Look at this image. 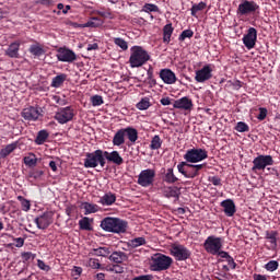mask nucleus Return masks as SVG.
I'll return each mask as SVG.
<instances>
[{"instance_id":"f257e3e1","label":"nucleus","mask_w":280,"mask_h":280,"mask_svg":"<svg viewBox=\"0 0 280 280\" xmlns=\"http://www.w3.org/2000/svg\"><path fill=\"white\" fill-rule=\"evenodd\" d=\"M101 229L106 233L121 235L128 231V221L115 217H106L101 221Z\"/></svg>"},{"instance_id":"f03ea898","label":"nucleus","mask_w":280,"mask_h":280,"mask_svg":"<svg viewBox=\"0 0 280 280\" xmlns=\"http://www.w3.org/2000/svg\"><path fill=\"white\" fill-rule=\"evenodd\" d=\"M148 60H150V54H148L143 47L132 46L130 48L129 65L131 69L143 67Z\"/></svg>"},{"instance_id":"7ed1b4c3","label":"nucleus","mask_w":280,"mask_h":280,"mask_svg":"<svg viewBox=\"0 0 280 280\" xmlns=\"http://www.w3.org/2000/svg\"><path fill=\"white\" fill-rule=\"evenodd\" d=\"M205 167H207V163L192 164L189 162H180L177 165V171L179 174H183L185 178H197V176H200V171L205 170Z\"/></svg>"},{"instance_id":"20e7f679","label":"nucleus","mask_w":280,"mask_h":280,"mask_svg":"<svg viewBox=\"0 0 280 280\" xmlns=\"http://www.w3.org/2000/svg\"><path fill=\"white\" fill-rule=\"evenodd\" d=\"M172 264H174L172 257L164 254H155L151 258V270L153 272H163V270H170Z\"/></svg>"},{"instance_id":"39448f33","label":"nucleus","mask_w":280,"mask_h":280,"mask_svg":"<svg viewBox=\"0 0 280 280\" xmlns=\"http://www.w3.org/2000/svg\"><path fill=\"white\" fill-rule=\"evenodd\" d=\"M100 165L101 167L106 166V155L104 151L98 149L92 153H86L84 159V167L95 168Z\"/></svg>"},{"instance_id":"423d86ee","label":"nucleus","mask_w":280,"mask_h":280,"mask_svg":"<svg viewBox=\"0 0 280 280\" xmlns=\"http://www.w3.org/2000/svg\"><path fill=\"white\" fill-rule=\"evenodd\" d=\"M207 159H209V152L200 148L189 149L184 154V161L186 163H200Z\"/></svg>"},{"instance_id":"0eeeda50","label":"nucleus","mask_w":280,"mask_h":280,"mask_svg":"<svg viewBox=\"0 0 280 280\" xmlns=\"http://www.w3.org/2000/svg\"><path fill=\"white\" fill-rule=\"evenodd\" d=\"M224 240L215 235H210L203 242V248L209 255H218L222 250Z\"/></svg>"},{"instance_id":"6e6552de","label":"nucleus","mask_w":280,"mask_h":280,"mask_svg":"<svg viewBox=\"0 0 280 280\" xmlns=\"http://www.w3.org/2000/svg\"><path fill=\"white\" fill-rule=\"evenodd\" d=\"M170 253L176 261H187V259L191 258V250L183 244H172Z\"/></svg>"},{"instance_id":"1a4fd4ad","label":"nucleus","mask_w":280,"mask_h":280,"mask_svg":"<svg viewBox=\"0 0 280 280\" xmlns=\"http://www.w3.org/2000/svg\"><path fill=\"white\" fill-rule=\"evenodd\" d=\"M73 117H75V110L71 106L60 107L55 114L56 121L61 125L73 121Z\"/></svg>"},{"instance_id":"9d476101","label":"nucleus","mask_w":280,"mask_h":280,"mask_svg":"<svg viewBox=\"0 0 280 280\" xmlns=\"http://www.w3.org/2000/svg\"><path fill=\"white\" fill-rule=\"evenodd\" d=\"M154 178H156V171L147 168L140 172L137 183L140 187H151V185H154Z\"/></svg>"},{"instance_id":"9b49d317","label":"nucleus","mask_w":280,"mask_h":280,"mask_svg":"<svg viewBox=\"0 0 280 280\" xmlns=\"http://www.w3.org/2000/svg\"><path fill=\"white\" fill-rule=\"evenodd\" d=\"M259 11V4L255 1L242 0L238 4L236 13L238 16H248V14H255V12Z\"/></svg>"},{"instance_id":"f8f14e48","label":"nucleus","mask_w":280,"mask_h":280,"mask_svg":"<svg viewBox=\"0 0 280 280\" xmlns=\"http://www.w3.org/2000/svg\"><path fill=\"white\" fill-rule=\"evenodd\" d=\"M252 172H261L270 165H275V160L272 155H258L253 160Z\"/></svg>"},{"instance_id":"ddd939ff","label":"nucleus","mask_w":280,"mask_h":280,"mask_svg":"<svg viewBox=\"0 0 280 280\" xmlns=\"http://www.w3.org/2000/svg\"><path fill=\"white\" fill-rule=\"evenodd\" d=\"M21 117H23L25 121H38V118L43 117V108L38 106L25 107L21 113Z\"/></svg>"},{"instance_id":"4468645a","label":"nucleus","mask_w":280,"mask_h":280,"mask_svg":"<svg viewBox=\"0 0 280 280\" xmlns=\"http://www.w3.org/2000/svg\"><path fill=\"white\" fill-rule=\"evenodd\" d=\"M57 60H59V62H68L71 65L78 60V55H75V51L72 49L60 47L57 49Z\"/></svg>"},{"instance_id":"2eb2a0df","label":"nucleus","mask_w":280,"mask_h":280,"mask_svg":"<svg viewBox=\"0 0 280 280\" xmlns=\"http://www.w3.org/2000/svg\"><path fill=\"white\" fill-rule=\"evenodd\" d=\"M211 78H213V68H211V65H206L196 71L195 80L200 84H205V82H208Z\"/></svg>"},{"instance_id":"dca6fc26","label":"nucleus","mask_w":280,"mask_h":280,"mask_svg":"<svg viewBox=\"0 0 280 280\" xmlns=\"http://www.w3.org/2000/svg\"><path fill=\"white\" fill-rule=\"evenodd\" d=\"M243 44L246 49H255V45H257V28L249 27L247 33L243 36Z\"/></svg>"},{"instance_id":"f3484780","label":"nucleus","mask_w":280,"mask_h":280,"mask_svg":"<svg viewBox=\"0 0 280 280\" xmlns=\"http://www.w3.org/2000/svg\"><path fill=\"white\" fill-rule=\"evenodd\" d=\"M34 222L37 229L45 231V229H49V225L54 222V213L44 212L42 215L37 217Z\"/></svg>"},{"instance_id":"a211bd4d","label":"nucleus","mask_w":280,"mask_h":280,"mask_svg":"<svg viewBox=\"0 0 280 280\" xmlns=\"http://www.w3.org/2000/svg\"><path fill=\"white\" fill-rule=\"evenodd\" d=\"M173 108H177L179 110H191V108H194V101L188 96H184L174 101Z\"/></svg>"},{"instance_id":"6ab92c4d","label":"nucleus","mask_w":280,"mask_h":280,"mask_svg":"<svg viewBox=\"0 0 280 280\" xmlns=\"http://www.w3.org/2000/svg\"><path fill=\"white\" fill-rule=\"evenodd\" d=\"M221 207L223 209V213L228 218H233L237 212V208L235 207V201L233 199H225L221 202Z\"/></svg>"},{"instance_id":"aec40b11","label":"nucleus","mask_w":280,"mask_h":280,"mask_svg":"<svg viewBox=\"0 0 280 280\" xmlns=\"http://www.w3.org/2000/svg\"><path fill=\"white\" fill-rule=\"evenodd\" d=\"M161 191L164 198H176V200L180 198V188L178 186H163Z\"/></svg>"},{"instance_id":"412c9836","label":"nucleus","mask_w":280,"mask_h":280,"mask_svg":"<svg viewBox=\"0 0 280 280\" xmlns=\"http://www.w3.org/2000/svg\"><path fill=\"white\" fill-rule=\"evenodd\" d=\"M160 78L164 84H176V73L167 68L160 71Z\"/></svg>"},{"instance_id":"4be33fe9","label":"nucleus","mask_w":280,"mask_h":280,"mask_svg":"<svg viewBox=\"0 0 280 280\" xmlns=\"http://www.w3.org/2000/svg\"><path fill=\"white\" fill-rule=\"evenodd\" d=\"M104 155L108 163H114V165H124V158H121L119 151H104Z\"/></svg>"},{"instance_id":"5701e85b","label":"nucleus","mask_w":280,"mask_h":280,"mask_svg":"<svg viewBox=\"0 0 280 280\" xmlns=\"http://www.w3.org/2000/svg\"><path fill=\"white\" fill-rule=\"evenodd\" d=\"M108 259L113 261V264H124V261H128V254L121 250L113 252Z\"/></svg>"},{"instance_id":"b1692460","label":"nucleus","mask_w":280,"mask_h":280,"mask_svg":"<svg viewBox=\"0 0 280 280\" xmlns=\"http://www.w3.org/2000/svg\"><path fill=\"white\" fill-rule=\"evenodd\" d=\"M28 51L34 58H40V56H45V46L35 42V44L30 46Z\"/></svg>"},{"instance_id":"393cba45","label":"nucleus","mask_w":280,"mask_h":280,"mask_svg":"<svg viewBox=\"0 0 280 280\" xmlns=\"http://www.w3.org/2000/svg\"><path fill=\"white\" fill-rule=\"evenodd\" d=\"M21 49L20 42H13L9 45L8 49L5 50V56L9 58H19V51Z\"/></svg>"},{"instance_id":"a878e982","label":"nucleus","mask_w":280,"mask_h":280,"mask_svg":"<svg viewBox=\"0 0 280 280\" xmlns=\"http://www.w3.org/2000/svg\"><path fill=\"white\" fill-rule=\"evenodd\" d=\"M163 183H166V185H174L178 183L177 176L174 174V168L170 167L165 171L163 177Z\"/></svg>"},{"instance_id":"bb28decb","label":"nucleus","mask_w":280,"mask_h":280,"mask_svg":"<svg viewBox=\"0 0 280 280\" xmlns=\"http://www.w3.org/2000/svg\"><path fill=\"white\" fill-rule=\"evenodd\" d=\"M277 237H279V232L277 231H267L265 238L269 241L270 247L269 250H277Z\"/></svg>"},{"instance_id":"cd10ccee","label":"nucleus","mask_w":280,"mask_h":280,"mask_svg":"<svg viewBox=\"0 0 280 280\" xmlns=\"http://www.w3.org/2000/svg\"><path fill=\"white\" fill-rule=\"evenodd\" d=\"M174 34V26H172V23H168L164 25L163 27V43L165 45H170L172 42V35Z\"/></svg>"},{"instance_id":"c85d7f7f","label":"nucleus","mask_w":280,"mask_h":280,"mask_svg":"<svg viewBox=\"0 0 280 280\" xmlns=\"http://www.w3.org/2000/svg\"><path fill=\"white\" fill-rule=\"evenodd\" d=\"M122 130L125 132V137H127L131 143H137V139H139V131H137L136 128L127 127L122 128Z\"/></svg>"},{"instance_id":"c756f323","label":"nucleus","mask_w":280,"mask_h":280,"mask_svg":"<svg viewBox=\"0 0 280 280\" xmlns=\"http://www.w3.org/2000/svg\"><path fill=\"white\" fill-rule=\"evenodd\" d=\"M117 200V196L113 192H107L100 199V203L103 205L104 207H110V205H115Z\"/></svg>"},{"instance_id":"7c9ffc66","label":"nucleus","mask_w":280,"mask_h":280,"mask_svg":"<svg viewBox=\"0 0 280 280\" xmlns=\"http://www.w3.org/2000/svg\"><path fill=\"white\" fill-rule=\"evenodd\" d=\"M16 148H19V142L8 144L4 149L0 150V159H8Z\"/></svg>"},{"instance_id":"2f4dec72","label":"nucleus","mask_w":280,"mask_h":280,"mask_svg":"<svg viewBox=\"0 0 280 280\" xmlns=\"http://www.w3.org/2000/svg\"><path fill=\"white\" fill-rule=\"evenodd\" d=\"M126 143V133L122 129H119L113 138V145H124Z\"/></svg>"},{"instance_id":"473e14b6","label":"nucleus","mask_w":280,"mask_h":280,"mask_svg":"<svg viewBox=\"0 0 280 280\" xmlns=\"http://www.w3.org/2000/svg\"><path fill=\"white\" fill-rule=\"evenodd\" d=\"M65 82H67V74L60 73L52 78L50 86H52V89H60Z\"/></svg>"},{"instance_id":"72a5a7b5","label":"nucleus","mask_w":280,"mask_h":280,"mask_svg":"<svg viewBox=\"0 0 280 280\" xmlns=\"http://www.w3.org/2000/svg\"><path fill=\"white\" fill-rule=\"evenodd\" d=\"M47 139H49V131H47L46 129L39 130L35 138V143L36 145H43L47 141Z\"/></svg>"},{"instance_id":"f704fd0d","label":"nucleus","mask_w":280,"mask_h":280,"mask_svg":"<svg viewBox=\"0 0 280 280\" xmlns=\"http://www.w3.org/2000/svg\"><path fill=\"white\" fill-rule=\"evenodd\" d=\"M23 161L27 167H36L38 165V158L34 153H28L27 156H24Z\"/></svg>"},{"instance_id":"c9c22d12","label":"nucleus","mask_w":280,"mask_h":280,"mask_svg":"<svg viewBox=\"0 0 280 280\" xmlns=\"http://www.w3.org/2000/svg\"><path fill=\"white\" fill-rule=\"evenodd\" d=\"M82 208L84 209V215H90V213H97L100 211V206L91 202H83Z\"/></svg>"},{"instance_id":"e433bc0d","label":"nucleus","mask_w":280,"mask_h":280,"mask_svg":"<svg viewBox=\"0 0 280 280\" xmlns=\"http://www.w3.org/2000/svg\"><path fill=\"white\" fill-rule=\"evenodd\" d=\"M91 255L95 257H108L110 255V247L93 248Z\"/></svg>"},{"instance_id":"4c0bfd02","label":"nucleus","mask_w":280,"mask_h":280,"mask_svg":"<svg viewBox=\"0 0 280 280\" xmlns=\"http://www.w3.org/2000/svg\"><path fill=\"white\" fill-rule=\"evenodd\" d=\"M79 228L81 231H93V226H91V219L89 217H83L79 221Z\"/></svg>"},{"instance_id":"58836bf2","label":"nucleus","mask_w":280,"mask_h":280,"mask_svg":"<svg viewBox=\"0 0 280 280\" xmlns=\"http://www.w3.org/2000/svg\"><path fill=\"white\" fill-rule=\"evenodd\" d=\"M43 176H45V171L33 168L28 172V178H33V180H42Z\"/></svg>"},{"instance_id":"ea45409f","label":"nucleus","mask_w":280,"mask_h":280,"mask_svg":"<svg viewBox=\"0 0 280 280\" xmlns=\"http://www.w3.org/2000/svg\"><path fill=\"white\" fill-rule=\"evenodd\" d=\"M207 9V2H199L198 4H192L190 9L191 16H198V12H202V10Z\"/></svg>"},{"instance_id":"a19ab883","label":"nucleus","mask_w":280,"mask_h":280,"mask_svg":"<svg viewBox=\"0 0 280 280\" xmlns=\"http://www.w3.org/2000/svg\"><path fill=\"white\" fill-rule=\"evenodd\" d=\"M145 237H136L129 241V246L131 248H139V246H145Z\"/></svg>"},{"instance_id":"79ce46f5","label":"nucleus","mask_w":280,"mask_h":280,"mask_svg":"<svg viewBox=\"0 0 280 280\" xmlns=\"http://www.w3.org/2000/svg\"><path fill=\"white\" fill-rule=\"evenodd\" d=\"M152 104H150V98L149 97H143L139 103H137L136 107L138 110H148Z\"/></svg>"},{"instance_id":"37998d69","label":"nucleus","mask_w":280,"mask_h":280,"mask_svg":"<svg viewBox=\"0 0 280 280\" xmlns=\"http://www.w3.org/2000/svg\"><path fill=\"white\" fill-rule=\"evenodd\" d=\"M23 264H30V261H34L36 259V254L32 252H23L21 253Z\"/></svg>"},{"instance_id":"c03bdc74","label":"nucleus","mask_w":280,"mask_h":280,"mask_svg":"<svg viewBox=\"0 0 280 280\" xmlns=\"http://www.w3.org/2000/svg\"><path fill=\"white\" fill-rule=\"evenodd\" d=\"M161 145H163V140H161V137L154 136L150 144L151 150H161Z\"/></svg>"},{"instance_id":"a18cd8bd","label":"nucleus","mask_w":280,"mask_h":280,"mask_svg":"<svg viewBox=\"0 0 280 280\" xmlns=\"http://www.w3.org/2000/svg\"><path fill=\"white\" fill-rule=\"evenodd\" d=\"M19 202H21L22 211H30L32 209V203L30 200L25 199L23 196H18Z\"/></svg>"},{"instance_id":"49530a36","label":"nucleus","mask_w":280,"mask_h":280,"mask_svg":"<svg viewBox=\"0 0 280 280\" xmlns=\"http://www.w3.org/2000/svg\"><path fill=\"white\" fill-rule=\"evenodd\" d=\"M142 12H147L148 14H150V12H160L159 5L153 4V3H145L142 7Z\"/></svg>"},{"instance_id":"de8ad7c7","label":"nucleus","mask_w":280,"mask_h":280,"mask_svg":"<svg viewBox=\"0 0 280 280\" xmlns=\"http://www.w3.org/2000/svg\"><path fill=\"white\" fill-rule=\"evenodd\" d=\"M89 266L93 270H104V267H102V264H100V259L97 258H90Z\"/></svg>"},{"instance_id":"09e8293b","label":"nucleus","mask_w":280,"mask_h":280,"mask_svg":"<svg viewBox=\"0 0 280 280\" xmlns=\"http://www.w3.org/2000/svg\"><path fill=\"white\" fill-rule=\"evenodd\" d=\"M114 43L117 45V47H120V49H122V51H127V49H128V42H126L124 38L115 37L114 38Z\"/></svg>"},{"instance_id":"8fccbe9b","label":"nucleus","mask_w":280,"mask_h":280,"mask_svg":"<svg viewBox=\"0 0 280 280\" xmlns=\"http://www.w3.org/2000/svg\"><path fill=\"white\" fill-rule=\"evenodd\" d=\"M236 132H248L250 127L244 121H238L235 127Z\"/></svg>"},{"instance_id":"3c124183","label":"nucleus","mask_w":280,"mask_h":280,"mask_svg":"<svg viewBox=\"0 0 280 280\" xmlns=\"http://www.w3.org/2000/svg\"><path fill=\"white\" fill-rule=\"evenodd\" d=\"M186 38H194V31L191 30H185L180 33L178 40L183 43Z\"/></svg>"},{"instance_id":"603ef678","label":"nucleus","mask_w":280,"mask_h":280,"mask_svg":"<svg viewBox=\"0 0 280 280\" xmlns=\"http://www.w3.org/2000/svg\"><path fill=\"white\" fill-rule=\"evenodd\" d=\"M265 268L268 270V272H275V270L279 268V261L270 260L265 265Z\"/></svg>"},{"instance_id":"864d4df0","label":"nucleus","mask_w":280,"mask_h":280,"mask_svg":"<svg viewBox=\"0 0 280 280\" xmlns=\"http://www.w3.org/2000/svg\"><path fill=\"white\" fill-rule=\"evenodd\" d=\"M92 106H102L104 98L101 95H94L91 97Z\"/></svg>"},{"instance_id":"5fc2aeb1","label":"nucleus","mask_w":280,"mask_h":280,"mask_svg":"<svg viewBox=\"0 0 280 280\" xmlns=\"http://www.w3.org/2000/svg\"><path fill=\"white\" fill-rule=\"evenodd\" d=\"M208 180L209 183H212L214 187H222V178L219 176H209Z\"/></svg>"},{"instance_id":"6e6d98bb","label":"nucleus","mask_w":280,"mask_h":280,"mask_svg":"<svg viewBox=\"0 0 280 280\" xmlns=\"http://www.w3.org/2000/svg\"><path fill=\"white\" fill-rule=\"evenodd\" d=\"M259 114L257 116L258 121H264L266 117H268V109L266 107H259L258 108Z\"/></svg>"},{"instance_id":"4d7b16f0","label":"nucleus","mask_w":280,"mask_h":280,"mask_svg":"<svg viewBox=\"0 0 280 280\" xmlns=\"http://www.w3.org/2000/svg\"><path fill=\"white\" fill-rule=\"evenodd\" d=\"M37 267L39 268V270H44V272H49V270H51V267L45 264V261H43L42 259L37 260Z\"/></svg>"},{"instance_id":"13d9d810","label":"nucleus","mask_w":280,"mask_h":280,"mask_svg":"<svg viewBox=\"0 0 280 280\" xmlns=\"http://www.w3.org/2000/svg\"><path fill=\"white\" fill-rule=\"evenodd\" d=\"M37 3H39V5H45V8H52L54 0H38Z\"/></svg>"},{"instance_id":"bf43d9fd","label":"nucleus","mask_w":280,"mask_h":280,"mask_svg":"<svg viewBox=\"0 0 280 280\" xmlns=\"http://www.w3.org/2000/svg\"><path fill=\"white\" fill-rule=\"evenodd\" d=\"M14 242L16 248H23V246H25V238L23 237L14 238Z\"/></svg>"},{"instance_id":"052dcab7","label":"nucleus","mask_w":280,"mask_h":280,"mask_svg":"<svg viewBox=\"0 0 280 280\" xmlns=\"http://www.w3.org/2000/svg\"><path fill=\"white\" fill-rule=\"evenodd\" d=\"M113 272H116V275H121L124 273V267L119 266V264H116L112 268Z\"/></svg>"},{"instance_id":"680f3d73","label":"nucleus","mask_w":280,"mask_h":280,"mask_svg":"<svg viewBox=\"0 0 280 280\" xmlns=\"http://www.w3.org/2000/svg\"><path fill=\"white\" fill-rule=\"evenodd\" d=\"M152 279H154V276L152 275H142V276L135 277L131 280H152Z\"/></svg>"},{"instance_id":"e2e57ef3","label":"nucleus","mask_w":280,"mask_h":280,"mask_svg":"<svg viewBox=\"0 0 280 280\" xmlns=\"http://www.w3.org/2000/svg\"><path fill=\"white\" fill-rule=\"evenodd\" d=\"M217 255L221 257V259H225L226 261L229 258H231V255H229V252H224L222 249H220L219 253H217Z\"/></svg>"},{"instance_id":"0e129e2a","label":"nucleus","mask_w":280,"mask_h":280,"mask_svg":"<svg viewBox=\"0 0 280 280\" xmlns=\"http://www.w3.org/2000/svg\"><path fill=\"white\" fill-rule=\"evenodd\" d=\"M54 100L59 106H67V100L61 98L60 96H54Z\"/></svg>"},{"instance_id":"69168bd1","label":"nucleus","mask_w":280,"mask_h":280,"mask_svg":"<svg viewBox=\"0 0 280 280\" xmlns=\"http://www.w3.org/2000/svg\"><path fill=\"white\" fill-rule=\"evenodd\" d=\"M228 265L232 270H235L237 268V262L235 259L232 258V256L226 260Z\"/></svg>"},{"instance_id":"338daca9","label":"nucleus","mask_w":280,"mask_h":280,"mask_svg":"<svg viewBox=\"0 0 280 280\" xmlns=\"http://www.w3.org/2000/svg\"><path fill=\"white\" fill-rule=\"evenodd\" d=\"M82 275V268L81 267H73L72 269V277H80Z\"/></svg>"},{"instance_id":"774afa93","label":"nucleus","mask_w":280,"mask_h":280,"mask_svg":"<svg viewBox=\"0 0 280 280\" xmlns=\"http://www.w3.org/2000/svg\"><path fill=\"white\" fill-rule=\"evenodd\" d=\"M160 103L162 106H170V104H172V100H170V97H163L160 100Z\"/></svg>"}]
</instances>
